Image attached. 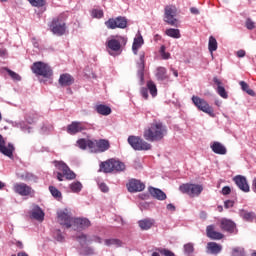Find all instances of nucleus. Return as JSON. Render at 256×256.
<instances>
[{
  "label": "nucleus",
  "instance_id": "nucleus-2",
  "mask_svg": "<svg viewBox=\"0 0 256 256\" xmlns=\"http://www.w3.org/2000/svg\"><path fill=\"white\" fill-rule=\"evenodd\" d=\"M54 165L56 169H58L59 172L56 173V177L58 181H63V178L67 179L68 181H73V179H76L77 174L69 168L67 164L63 161H55Z\"/></svg>",
  "mask_w": 256,
  "mask_h": 256
},
{
  "label": "nucleus",
  "instance_id": "nucleus-20",
  "mask_svg": "<svg viewBox=\"0 0 256 256\" xmlns=\"http://www.w3.org/2000/svg\"><path fill=\"white\" fill-rule=\"evenodd\" d=\"M220 228L222 229V231H227V233L237 232V226L235 225V222L229 219H222L220 222Z\"/></svg>",
  "mask_w": 256,
  "mask_h": 256
},
{
  "label": "nucleus",
  "instance_id": "nucleus-24",
  "mask_svg": "<svg viewBox=\"0 0 256 256\" xmlns=\"http://www.w3.org/2000/svg\"><path fill=\"white\" fill-rule=\"evenodd\" d=\"M210 149H212L213 153H216V155H227V148L221 142H213L210 145Z\"/></svg>",
  "mask_w": 256,
  "mask_h": 256
},
{
  "label": "nucleus",
  "instance_id": "nucleus-45",
  "mask_svg": "<svg viewBox=\"0 0 256 256\" xmlns=\"http://www.w3.org/2000/svg\"><path fill=\"white\" fill-rule=\"evenodd\" d=\"M32 7H45V0H28Z\"/></svg>",
  "mask_w": 256,
  "mask_h": 256
},
{
  "label": "nucleus",
  "instance_id": "nucleus-1",
  "mask_svg": "<svg viewBox=\"0 0 256 256\" xmlns=\"http://www.w3.org/2000/svg\"><path fill=\"white\" fill-rule=\"evenodd\" d=\"M167 135V126L161 122L154 121L148 128L144 130L143 137L146 141L155 143L161 141Z\"/></svg>",
  "mask_w": 256,
  "mask_h": 256
},
{
  "label": "nucleus",
  "instance_id": "nucleus-57",
  "mask_svg": "<svg viewBox=\"0 0 256 256\" xmlns=\"http://www.w3.org/2000/svg\"><path fill=\"white\" fill-rule=\"evenodd\" d=\"M91 241H95V243H102L101 237L99 236H93Z\"/></svg>",
  "mask_w": 256,
  "mask_h": 256
},
{
  "label": "nucleus",
  "instance_id": "nucleus-51",
  "mask_svg": "<svg viewBox=\"0 0 256 256\" xmlns=\"http://www.w3.org/2000/svg\"><path fill=\"white\" fill-rule=\"evenodd\" d=\"M160 53L163 59H169V57H171V54L165 52V46H161Z\"/></svg>",
  "mask_w": 256,
  "mask_h": 256
},
{
  "label": "nucleus",
  "instance_id": "nucleus-58",
  "mask_svg": "<svg viewBox=\"0 0 256 256\" xmlns=\"http://www.w3.org/2000/svg\"><path fill=\"white\" fill-rule=\"evenodd\" d=\"M190 12H191L193 15H199V9H197V8H195V7L190 8Z\"/></svg>",
  "mask_w": 256,
  "mask_h": 256
},
{
  "label": "nucleus",
  "instance_id": "nucleus-6",
  "mask_svg": "<svg viewBox=\"0 0 256 256\" xmlns=\"http://www.w3.org/2000/svg\"><path fill=\"white\" fill-rule=\"evenodd\" d=\"M125 45H127V38L123 36H115L106 42L107 49L114 51V53L121 51Z\"/></svg>",
  "mask_w": 256,
  "mask_h": 256
},
{
  "label": "nucleus",
  "instance_id": "nucleus-25",
  "mask_svg": "<svg viewBox=\"0 0 256 256\" xmlns=\"http://www.w3.org/2000/svg\"><path fill=\"white\" fill-rule=\"evenodd\" d=\"M148 191L150 195L155 199H158V201H165V199H167V194H165V192L159 188L149 187Z\"/></svg>",
  "mask_w": 256,
  "mask_h": 256
},
{
  "label": "nucleus",
  "instance_id": "nucleus-15",
  "mask_svg": "<svg viewBox=\"0 0 256 256\" xmlns=\"http://www.w3.org/2000/svg\"><path fill=\"white\" fill-rule=\"evenodd\" d=\"M74 218L66 211L58 212V223L62 225V227H66V229H71L73 227Z\"/></svg>",
  "mask_w": 256,
  "mask_h": 256
},
{
  "label": "nucleus",
  "instance_id": "nucleus-10",
  "mask_svg": "<svg viewBox=\"0 0 256 256\" xmlns=\"http://www.w3.org/2000/svg\"><path fill=\"white\" fill-rule=\"evenodd\" d=\"M50 30L54 35L61 37L67 31V25L65 24L63 18H54L50 24Z\"/></svg>",
  "mask_w": 256,
  "mask_h": 256
},
{
  "label": "nucleus",
  "instance_id": "nucleus-26",
  "mask_svg": "<svg viewBox=\"0 0 256 256\" xmlns=\"http://www.w3.org/2000/svg\"><path fill=\"white\" fill-rule=\"evenodd\" d=\"M138 77L141 81V83H143L144 79H145V52H141L140 53V63H138Z\"/></svg>",
  "mask_w": 256,
  "mask_h": 256
},
{
  "label": "nucleus",
  "instance_id": "nucleus-61",
  "mask_svg": "<svg viewBox=\"0 0 256 256\" xmlns=\"http://www.w3.org/2000/svg\"><path fill=\"white\" fill-rule=\"evenodd\" d=\"M167 209H168V211H175V205H173V204H168V205H167Z\"/></svg>",
  "mask_w": 256,
  "mask_h": 256
},
{
  "label": "nucleus",
  "instance_id": "nucleus-56",
  "mask_svg": "<svg viewBox=\"0 0 256 256\" xmlns=\"http://www.w3.org/2000/svg\"><path fill=\"white\" fill-rule=\"evenodd\" d=\"M231 193V188L229 186H225L222 188V195H229Z\"/></svg>",
  "mask_w": 256,
  "mask_h": 256
},
{
  "label": "nucleus",
  "instance_id": "nucleus-21",
  "mask_svg": "<svg viewBox=\"0 0 256 256\" xmlns=\"http://www.w3.org/2000/svg\"><path fill=\"white\" fill-rule=\"evenodd\" d=\"M234 182L241 191H243L244 193H249V184L247 183V178H245V176H235Z\"/></svg>",
  "mask_w": 256,
  "mask_h": 256
},
{
  "label": "nucleus",
  "instance_id": "nucleus-38",
  "mask_svg": "<svg viewBox=\"0 0 256 256\" xmlns=\"http://www.w3.org/2000/svg\"><path fill=\"white\" fill-rule=\"evenodd\" d=\"M90 143H93V140H86L85 138H81L77 141L78 147L83 150L87 149V147L89 149Z\"/></svg>",
  "mask_w": 256,
  "mask_h": 256
},
{
  "label": "nucleus",
  "instance_id": "nucleus-54",
  "mask_svg": "<svg viewBox=\"0 0 256 256\" xmlns=\"http://www.w3.org/2000/svg\"><path fill=\"white\" fill-rule=\"evenodd\" d=\"M235 205V202L233 200H227L224 202L225 209H231Z\"/></svg>",
  "mask_w": 256,
  "mask_h": 256
},
{
  "label": "nucleus",
  "instance_id": "nucleus-48",
  "mask_svg": "<svg viewBox=\"0 0 256 256\" xmlns=\"http://www.w3.org/2000/svg\"><path fill=\"white\" fill-rule=\"evenodd\" d=\"M217 93L222 97V99H227L229 97L224 86L217 88Z\"/></svg>",
  "mask_w": 256,
  "mask_h": 256
},
{
  "label": "nucleus",
  "instance_id": "nucleus-46",
  "mask_svg": "<svg viewBox=\"0 0 256 256\" xmlns=\"http://www.w3.org/2000/svg\"><path fill=\"white\" fill-rule=\"evenodd\" d=\"M21 179H23V181H34L36 177L33 175V173L25 172L21 175Z\"/></svg>",
  "mask_w": 256,
  "mask_h": 256
},
{
  "label": "nucleus",
  "instance_id": "nucleus-53",
  "mask_svg": "<svg viewBox=\"0 0 256 256\" xmlns=\"http://www.w3.org/2000/svg\"><path fill=\"white\" fill-rule=\"evenodd\" d=\"M99 189H100V191H102V193H108L109 192V187L105 183H100Z\"/></svg>",
  "mask_w": 256,
  "mask_h": 256
},
{
  "label": "nucleus",
  "instance_id": "nucleus-23",
  "mask_svg": "<svg viewBox=\"0 0 256 256\" xmlns=\"http://www.w3.org/2000/svg\"><path fill=\"white\" fill-rule=\"evenodd\" d=\"M58 83L61 87H69L75 83V78L67 73L61 74Z\"/></svg>",
  "mask_w": 256,
  "mask_h": 256
},
{
  "label": "nucleus",
  "instance_id": "nucleus-29",
  "mask_svg": "<svg viewBox=\"0 0 256 256\" xmlns=\"http://www.w3.org/2000/svg\"><path fill=\"white\" fill-rule=\"evenodd\" d=\"M144 40L143 36L139 35L136 38H134L133 45H132V51L134 55H137L139 49L143 46Z\"/></svg>",
  "mask_w": 256,
  "mask_h": 256
},
{
  "label": "nucleus",
  "instance_id": "nucleus-22",
  "mask_svg": "<svg viewBox=\"0 0 256 256\" xmlns=\"http://www.w3.org/2000/svg\"><path fill=\"white\" fill-rule=\"evenodd\" d=\"M206 235L209 239H213L214 241H220V239L224 237L222 233L215 231V226L213 225L207 226Z\"/></svg>",
  "mask_w": 256,
  "mask_h": 256
},
{
  "label": "nucleus",
  "instance_id": "nucleus-33",
  "mask_svg": "<svg viewBox=\"0 0 256 256\" xmlns=\"http://www.w3.org/2000/svg\"><path fill=\"white\" fill-rule=\"evenodd\" d=\"M166 35L172 37L173 39H181V32L179 29L169 28L166 30Z\"/></svg>",
  "mask_w": 256,
  "mask_h": 256
},
{
  "label": "nucleus",
  "instance_id": "nucleus-13",
  "mask_svg": "<svg viewBox=\"0 0 256 256\" xmlns=\"http://www.w3.org/2000/svg\"><path fill=\"white\" fill-rule=\"evenodd\" d=\"M175 15H177V8L175 6L167 5L164 8V21L168 23V25H177V18H175Z\"/></svg>",
  "mask_w": 256,
  "mask_h": 256
},
{
  "label": "nucleus",
  "instance_id": "nucleus-8",
  "mask_svg": "<svg viewBox=\"0 0 256 256\" xmlns=\"http://www.w3.org/2000/svg\"><path fill=\"white\" fill-rule=\"evenodd\" d=\"M32 72L35 75H40L41 77L49 78L53 75V70L51 67L43 62H35L31 67Z\"/></svg>",
  "mask_w": 256,
  "mask_h": 256
},
{
  "label": "nucleus",
  "instance_id": "nucleus-14",
  "mask_svg": "<svg viewBox=\"0 0 256 256\" xmlns=\"http://www.w3.org/2000/svg\"><path fill=\"white\" fill-rule=\"evenodd\" d=\"M87 129H89V123L73 121L67 126V133H69V135H77V133L87 131Z\"/></svg>",
  "mask_w": 256,
  "mask_h": 256
},
{
  "label": "nucleus",
  "instance_id": "nucleus-19",
  "mask_svg": "<svg viewBox=\"0 0 256 256\" xmlns=\"http://www.w3.org/2000/svg\"><path fill=\"white\" fill-rule=\"evenodd\" d=\"M127 189L129 191V193H137V192H141L145 189V184L142 183L139 180L136 179H132L129 181V183L127 184Z\"/></svg>",
  "mask_w": 256,
  "mask_h": 256
},
{
  "label": "nucleus",
  "instance_id": "nucleus-49",
  "mask_svg": "<svg viewBox=\"0 0 256 256\" xmlns=\"http://www.w3.org/2000/svg\"><path fill=\"white\" fill-rule=\"evenodd\" d=\"M92 17L94 19H101V18H103V10H99V9L92 10Z\"/></svg>",
  "mask_w": 256,
  "mask_h": 256
},
{
  "label": "nucleus",
  "instance_id": "nucleus-31",
  "mask_svg": "<svg viewBox=\"0 0 256 256\" xmlns=\"http://www.w3.org/2000/svg\"><path fill=\"white\" fill-rule=\"evenodd\" d=\"M95 109L97 113H99V115H104V116L111 115V107L105 104L96 105Z\"/></svg>",
  "mask_w": 256,
  "mask_h": 256
},
{
  "label": "nucleus",
  "instance_id": "nucleus-60",
  "mask_svg": "<svg viewBox=\"0 0 256 256\" xmlns=\"http://www.w3.org/2000/svg\"><path fill=\"white\" fill-rule=\"evenodd\" d=\"M170 71H172L174 77H179V72L177 70H175V68L171 67Z\"/></svg>",
  "mask_w": 256,
  "mask_h": 256
},
{
  "label": "nucleus",
  "instance_id": "nucleus-11",
  "mask_svg": "<svg viewBox=\"0 0 256 256\" xmlns=\"http://www.w3.org/2000/svg\"><path fill=\"white\" fill-rule=\"evenodd\" d=\"M13 191L21 195V197H35V190L25 183L14 184Z\"/></svg>",
  "mask_w": 256,
  "mask_h": 256
},
{
  "label": "nucleus",
  "instance_id": "nucleus-52",
  "mask_svg": "<svg viewBox=\"0 0 256 256\" xmlns=\"http://www.w3.org/2000/svg\"><path fill=\"white\" fill-rule=\"evenodd\" d=\"M54 237L57 241H63V234H61V230H56L54 232Z\"/></svg>",
  "mask_w": 256,
  "mask_h": 256
},
{
  "label": "nucleus",
  "instance_id": "nucleus-5",
  "mask_svg": "<svg viewBox=\"0 0 256 256\" xmlns=\"http://www.w3.org/2000/svg\"><path fill=\"white\" fill-rule=\"evenodd\" d=\"M179 191L189 195V197H199L203 192V186L199 184L186 183L179 186Z\"/></svg>",
  "mask_w": 256,
  "mask_h": 256
},
{
  "label": "nucleus",
  "instance_id": "nucleus-59",
  "mask_svg": "<svg viewBox=\"0 0 256 256\" xmlns=\"http://www.w3.org/2000/svg\"><path fill=\"white\" fill-rule=\"evenodd\" d=\"M237 57H245V50H238Z\"/></svg>",
  "mask_w": 256,
  "mask_h": 256
},
{
  "label": "nucleus",
  "instance_id": "nucleus-47",
  "mask_svg": "<svg viewBox=\"0 0 256 256\" xmlns=\"http://www.w3.org/2000/svg\"><path fill=\"white\" fill-rule=\"evenodd\" d=\"M41 131L42 133H51V131H53V124H43L41 127Z\"/></svg>",
  "mask_w": 256,
  "mask_h": 256
},
{
  "label": "nucleus",
  "instance_id": "nucleus-30",
  "mask_svg": "<svg viewBox=\"0 0 256 256\" xmlns=\"http://www.w3.org/2000/svg\"><path fill=\"white\" fill-rule=\"evenodd\" d=\"M156 79L158 81H167V79H169V76L167 75V69L165 67L157 68Z\"/></svg>",
  "mask_w": 256,
  "mask_h": 256
},
{
  "label": "nucleus",
  "instance_id": "nucleus-37",
  "mask_svg": "<svg viewBox=\"0 0 256 256\" xmlns=\"http://www.w3.org/2000/svg\"><path fill=\"white\" fill-rule=\"evenodd\" d=\"M241 217L242 219H244V221H249V222H252L256 218L255 213L248 212L245 210L241 211Z\"/></svg>",
  "mask_w": 256,
  "mask_h": 256
},
{
  "label": "nucleus",
  "instance_id": "nucleus-16",
  "mask_svg": "<svg viewBox=\"0 0 256 256\" xmlns=\"http://www.w3.org/2000/svg\"><path fill=\"white\" fill-rule=\"evenodd\" d=\"M147 88H141L140 93L144 99H149V93L152 97H157V85H155V82L148 81L146 84Z\"/></svg>",
  "mask_w": 256,
  "mask_h": 256
},
{
  "label": "nucleus",
  "instance_id": "nucleus-9",
  "mask_svg": "<svg viewBox=\"0 0 256 256\" xmlns=\"http://www.w3.org/2000/svg\"><path fill=\"white\" fill-rule=\"evenodd\" d=\"M192 102L194 103L195 107L199 109V111H203V113H207L210 117H215V112L213 110V107L205 101V99L200 98L199 96H193Z\"/></svg>",
  "mask_w": 256,
  "mask_h": 256
},
{
  "label": "nucleus",
  "instance_id": "nucleus-36",
  "mask_svg": "<svg viewBox=\"0 0 256 256\" xmlns=\"http://www.w3.org/2000/svg\"><path fill=\"white\" fill-rule=\"evenodd\" d=\"M69 187L72 193H81V190L83 189V184H81V182L79 181H76V182H72L69 185Z\"/></svg>",
  "mask_w": 256,
  "mask_h": 256
},
{
  "label": "nucleus",
  "instance_id": "nucleus-42",
  "mask_svg": "<svg viewBox=\"0 0 256 256\" xmlns=\"http://www.w3.org/2000/svg\"><path fill=\"white\" fill-rule=\"evenodd\" d=\"M160 254L164 256H175V253L167 250V249H161ZM158 252H153L152 256H161Z\"/></svg>",
  "mask_w": 256,
  "mask_h": 256
},
{
  "label": "nucleus",
  "instance_id": "nucleus-55",
  "mask_svg": "<svg viewBox=\"0 0 256 256\" xmlns=\"http://www.w3.org/2000/svg\"><path fill=\"white\" fill-rule=\"evenodd\" d=\"M213 82L215 83V85H217V89H219V87H223V82H221V80H219V78L214 77Z\"/></svg>",
  "mask_w": 256,
  "mask_h": 256
},
{
  "label": "nucleus",
  "instance_id": "nucleus-12",
  "mask_svg": "<svg viewBox=\"0 0 256 256\" xmlns=\"http://www.w3.org/2000/svg\"><path fill=\"white\" fill-rule=\"evenodd\" d=\"M107 29H126L127 28V18L123 16H118L117 18H110L105 22Z\"/></svg>",
  "mask_w": 256,
  "mask_h": 256
},
{
  "label": "nucleus",
  "instance_id": "nucleus-50",
  "mask_svg": "<svg viewBox=\"0 0 256 256\" xmlns=\"http://www.w3.org/2000/svg\"><path fill=\"white\" fill-rule=\"evenodd\" d=\"M246 28L249 29V31H253V29H255V22H253L251 18L246 20Z\"/></svg>",
  "mask_w": 256,
  "mask_h": 256
},
{
  "label": "nucleus",
  "instance_id": "nucleus-43",
  "mask_svg": "<svg viewBox=\"0 0 256 256\" xmlns=\"http://www.w3.org/2000/svg\"><path fill=\"white\" fill-rule=\"evenodd\" d=\"M49 191L51 195L56 199L61 198V191H59V189L55 188L54 186H49Z\"/></svg>",
  "mask_w": 256,
  "mask_h": 256
},
{
  "label": "nucleus",
  "instance_id": "nucleus-7",
  "mask_svg": "<svg viewBox=\"0 0 256 256\" xmlns=\"http://www.w3.org/2000/svg\"><path fill=\"white\" fill-rule=\"evenodd\" d=\"M110 147L111 144L106 139L92 140L89 143L91 153H105V151H109Z\"/></svg>",
  "mask_w": 256,
  "mask_h": 256
},
{
  "label": "nucleus",
  "instance_id": "nucleus-34",
  "mask_svg": "<svg viewBox=\"0 0 256 256\" xmlns=\"http://www.w3.org/2000/svg\"><path fill=\"white\" fill-rule=\"evenodd\" d=\"M239 85L242 89V91H245V93H247L248 95H250L251 97H255V91H253V89H251L249 87V84H247V82L245 81H240Z\"/></svg>",
  "mask_w": 256,
  "mask_h": 256
},
{
  "label": "nucleus",
  "instance_id": "nucleus-18",
  "mask_svg": "<svg viewBox=\"0 0 256 256\" xmlns=\"http://www.w3.org/2000/svg\"><path fill=\"white\" fill-rule=\"evenodd\" d=\"M72 227L75 231H83V229L91 227V221L86 218H74L72 221Z\"/></svg>",
  "mask_w": 256,
  "mask_h": 256
},
{
  "label": "nucleus",
  "instance_id": "nucleus-32",
  "mask_svg": "<svg viewBox=\"0 0 256 256\" xmlns=\"http://www.w3.org/2000/svg\"><path fill=\"white\" fill-rule=\"evenodd\" d=\"M31 217L32 219H36V221H43L45 219V213L41 208L37 207L32 210Z\"/></svg>",
  "mask_w": 256,
  "mask_h": 256
},
{
  "label": "nucleus",
  "instance_id": "nucleus-62",
  "mask_svg": "<svg viewBox=\"0 0 256 256\" xmlns=\"http://www.w3.org/2000/svg\"><path fill=\"white\" fill-rule=\"evenodd\" d=\"M252 185H253L254 193H256V178H254Z\"/></svg>",
  "mask_w": 256,
  "mask_h": 256
},
{
  "label": "nucleus",
  "instance_id": "nucleus-17",
  "mask_svg": "<svg viewBox=\"0 0 256 256\" xmlns=\"http://www.w3.org/2000/svg\"><path fill=\"white\" fill-rule=\"evenodd\" d=\"M13 151H15L13 144L10 143L8 146H5V138L0 134V153L10 159H13Z\"/></svg>",
  "mask_w": 256,
  "mask_h": 256
},
{
  "label": "nucleus",
  "instance_id": "nucleus-4",
  "mask_svg": "<svg viewBox=\"0 0 256 256\" xmlns=\"http://www.w3.org/2000/svg\"><path fill=\"white\" fill-rule=\"evenodd\" d=\"M128 143L134 151H150L151 144L139 136H129Z\"/></svg>",
  "mask_w": 256,
  "mask_h": 256
},
{
  "label": "nucleus",
  "instance_id": "nucleus-39",
  "mask_svg": "<svg viewBox=\"0 0 256 256\" xmlns=\"http://www.w3.org/2000/svg\"><path fill=\"white\" fill-rule=\"evenodd\" d=\"M208 49L210 53H213V51L217 49V39H215L213 36L209 37Z\"/></svg>",
  "mask_w": 256,
  "mask_h": 256
},
{
  "label": "nucleus",
  "instance_id": "nucleus-35",
  "mask_svg": "<svg viewBox=\"0 0 256 256\" xmlns=\"http://www.w3.org/2000/svg\"><path fill=\"white\" fill-rule=\"evenodd\" d=\"M104 243H105V245H106L107 247H112V246H114V247H121V246L123 245V242H121V240L115 239V238L106 239V240L104 241Z\"/></svg>",
  "mask_w": 256,
  "mask_h": 256
},
{
  "label": "nucleus",
  "instance_id": "nucleus-27",
  "mask_svg": "<svg viewBox=\"0 0 256 256\" xmlns=\"http://www.w3.org/2000/svg\"><path fill=\"white\" fill-rule=\"evenodd\" d=\"M138 225L142 231H149L153 225H155V220L145 218L140 221H138Z\"/></svg>",
  "mask_w": 256,
  "mask_h": 256
},
{
  "label": "nucleus",
  "instance_id": "nucleus-40",
  "mask_svg": "<svg viewBox=\"0 0 256 256\" xmlns=\"http://www.w3.org/2000/svg\"><path fill=\"white\" fill-rule=\"evenodd\" d=\"M232 256H246L245 248L235 247L232 249Z\"/></svg>",
  "mask_w": 256,
  "mask_h": 256
},
{
  "label": "nucleus",
  "instance_id": "nucleus-63",
  "mask_svg": "<svg viewBox=\"0 0 256 256\" xmlns=\"http://www.w3.org/2000/svg\"><path fill=\"white\" fill-rule=\"evenodd\" d=\"M17 256H29L26 252H19Z\"/></svg>",
  "mask_w": 256,
  "mask_h": 256
},
{
  "label": "nucleus",
  "instance_id": "nucleus-3",
  "mask_svg": "<svg viewBox=\"0 0 256 256\" xmlns=\"http://www.w3.org/2000/svg\"><path fill=\"white\" fill-rule=\"evenodd\" d=\"M124 170L125 163L116 160L115 158H111L100 163V171H103V173H113V171L119 173Z\"/></svg>",
  "mask_w": 256,
  "mask_h": 256
},
{
  "label": "nucleus",
  "instance_id": "nucleus-28",
  "mask_svg": "<svg viewBox=\"0 0 256 256\" xmlns=\"http://www.w3.org/2000/svg\"><path fill=\"white\" fill-rule=\"evenodd\" d=\"M207 249L212 255H219V252L222 251L223 246L216 242H209L207 244Z\"/></svg>",
  "mask_w": 256,
  "mask_h": 256
},
{
  "label": "nucleus",
  "instance_id": "nucleus-64",
  "mask_svg": "<svg viewBox=\"0 0 256 256\" xmlns=\"http://www.w3.org/2000/svg\"><path fill=\"white\" fill-rule=\"evenodd\" d=\"M16 245H17V247H19V249H23V243L22 242H17Z\"/></svg>",
  "mask_w": 256,
  "mask_h": 256
},
{
  "label": "nucleus",
  "instance_id": "nucleus-41",
  "mask_svg": "<svg viewBox=\"0 0 256 256\" xmlns=\"http://www.w3.org/2000/svg\"><path fill=\"white\" fill-rule=\"evenodd\" d=\"M193 251H195V247L193 246V243H187L184 245V253L188 256H190Z\"/></svg>",
  "mask_w": 256,
  "mask_h": 256
},
{
  "label": "nucleus",
  "instance_id": "nucleus-44",
  "mask_svg": "<svg viewBox=\"0 0 256 256\" xmlns=\"http://www.w3.org/2000/svg\"><path fill=\"white\" fill-rule=\"evenodd\" d=\"M6 71L8 75L11 77V79H13L14 81H21V76H19V74H17L9 68H6Z\"/></svg>",
  "mask_w": 256,
  "mask_h": 256
}]
</instances>
